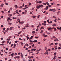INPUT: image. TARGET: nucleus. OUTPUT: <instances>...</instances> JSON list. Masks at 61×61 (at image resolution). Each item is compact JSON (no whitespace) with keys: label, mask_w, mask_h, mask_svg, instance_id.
Here are the masks:
<instances>
[{"label":"nucleus","mask_w":61,"mask_h":61,"mask_svg":"<svg viewBox=\"0 0 61 61\" xmlns=\"http://www.w3.org/2000/svg\"><path fill=\"white\" fill-rule=\"evenodd\" d=\"M39 8H41V5H37L36 6V8L37 9V10L39 9Z\"/></svg>","instance_id":"obj_1"},{"label":"nucleus","mask_w":61,"mask_h":61,"mask_svg":"<svg viewBox=\"0 0 61 61\" xmlns=\"http://www.w3.org/2000/svg\"><path fill=\"white\" fill-rule=\"evenodd\" d=\"M14 53H12L11 54V56L12 57H13L14 56Z\"/></svg>","instance_id":"obj_2"},{"label":"nucleus","mask_w":61,"mask_h":61,"mask_svg":"<svg viewBox=\"0 0 61 61\" xmlns=\"http://www.w3.org/2000/svg\"><path fill=\"white\" fill-rule=\"evenodd\" d=\"M8 15H9L10 16V17H11L12 16V15L10 14H9Z\"/></svg>","instance_id":"obj_3"},{"label":"nucleus","mask_w":61,"mask_h":61,"mask_svg":"<svg viewBox=\"0 0 61 61\" xmlns=\"http://www.w3.org/2000/svg\"><path fill=\"white\" fill-rule=\"evenodd\" d=\"M48 30H51V29H52V28L50 27L49 28H48Z\"/></svg>","instance_id":"obj_4"},{"label":"nucleus","mask_w":61,"mask_h":61,"mask_svg":"<svg viewBox=\"0 0 61 61\" xmlns=\"http://www.w3.org/2000/svg\"><path fill=\"white\" fill-rule=\"evenodd\" d=\"M48 7L47 6L46 8V10L48 9Z\"/></svg>","instance_id":"obj_5"},{"label":"nucleus","mask_w":61,"mask_h":61,"mask_svg":"<svg viewBox=\"0 0 61 61\" xmlns=\"http://www.w3.org/2000/svg\"><path fill=\"white\" fill-rule=\"evenodd\" d=\"M12 29H13L12 27H10V30H12Z\"/></svg>","instance_id":"obj_6"},{"label":"nucleus","mask_w":61,"mask_h":61,"mask_svg":"<svg viewBox=\"0 0 61 61\" xmlns=\"http://www.w3.org/2000/svg\"><path fill=\"white\" fill-rule=\"evenodd\" d=\"M60 13V11H58L57 12V15H59V13Z\"/></svg>","instance_id":"obj_7"},{"label":"nucleus","mask_w":61,"mask_h":61,"mask_svg":"<svg viewBox=\"0 0 61 61\" xmlns=\"http://www.w3.org/2000/svg\"><path fill=\"white\" fill-rule=\"evenodd\" d=\"M21 56L22 58H23V54L21 53Z\"/></svg>","instance_id":"obj_8"},{"label":"nucleus","mask_w":61,"mask_h":61,"mask_svg":"<svg viewBox=\"0 0 61 61\" xmlns=\"http://www.w3.org/2000/svg\"><path fill=\"white\" fill-rule=\"evenodd\" d=\"M37 40H35L33 41L34 43H36V42H37Z\"/></svg>","instance_id":"obj_9"},{"label":"nucleus","mask_w":61,"mask_h":61,"mask_svg":"<svg viewBox=\"0 0 61 61\" xmlns=\"http://www.w3.org/2000/svg\"><path fill=\"white\" fill-rule=\"evenodd\" d=\"M53 45V43H52L49 45V46H52V45Z\"/></svg>","instance_id":"obj_10"},{"label":"nucleus","mask_w":61,"mask_h":61,"mask_svg":"<svg viewBox=\"0 0 61 61\" xmlns=\"http://www.w3.org/2000/svg\"><path fill=\"white\" fill-rule=\"evenodd\" d=\"M17 5H16L15 6V9H16V8L17 7Z\"/></svg>","instance_id":"obj_11"},{"label":"nucleus","mask_w":61,"mask_h":61,"mask_svg":"<svg viewBox=\"0 0 61 61\" xmlns=\"http://www.w3.org/2000/svg\"><path fill=\"white\" fill-rule=\"evenodd\" d=\"M12 18L13 19H16V18H17L16 17L15 18L14 17H13Z\"/></svg>","instance_id":"obj_12"},{"label":"nucleus","mask_w":61,"mask_h":61,"mask_svg":"<svg viewBox=\"0 0 61 61\" xmlns=\"http://www.w3.org/2000/svg\"><path fill=\"white\" fill-rule=\"evenodd\" d=\"M25 27H29V26L28 25H25Z\"/></svg>","instance_id":"obj_13"},{"label":"nucleus","mask_w":61,"mask_h":61,"mask_svg":"<svg viewBox=\"0 0 61 61\" xmlns=\"http://www.w3.org/2000/svg\"><path fill=\"white\" fill-rule=\"evenodd\" d=\"M43 6H44V5H41V8L43 7Z\"/></svg>","instance_id":"obj_14"},{"label":"nucleus","mask_w":61,"mask_h":61,"mask_svg":"<svg viewBox=\"0 0 61 61\" xmlns=\"http://www.w3.org/2000/svg\"><path fill=\"white\" fill-rule=\"evenodd\" d=\"M42 28L43 29H44V27H41V29H42Z\"/></svg>","instance_id":"obj_15"},{"label":"nucleus","mask_w":61,"mask_h":61,"mask_svg":"<svg viewBox=\"0 0 61 61\" xmlns=\"http://www.w3.org/2000/svg\"><path fill=\"white\" fill-rule=\"evenodd\" d=\"M5 45L4 44H0V46H4Z\"/></svg>","instance_id":"obj_16"},{"label":"nucleus","mask_w":61,"mask_h":61,"mask_svg":"<svg viewBox=\"0 0 61 61\" xmlns=\"http://www.w3.org/2000/svg\"><path fill=\"white\" fill-rule=\"evenodd\" d=\"M43 30H41V32H40V33H43Z\"/></svg>","instance_id":"obj_17"},{"label":"nucleus","mask_w":61,"mask_h":61,"mask_svg":"<svg viewBox=\"0 0 61 61\" xmlns=\"http://www.w3.org/2000/svg\"><path fill=\"white\" fill-rule=\"evenodd\" d=\"M20 57V56H18L17 57V58H18V59H19L20 58L19 57Z\"/></svg>","instance_id":"obj_18"},{"label":"nucleus","mask_w":61,"mask_h":61,"mask_svg":"<svg viewBox=\"0 0 61 61\" xmlns=\"http://www.w3.org/2000/svg\"><path fill=\"white\" fill-rule=\"evenodd\" d=\"M54 30L55 31H56V29L55 28H54Z\"/></svg>","instance_id":"obj_19"},{"label":"nucleus","mask_w":61,"mask_h":61,"mask_svg":"<svg viewBox=\"0 0 61 61\" xmlns=\"http://www.w3.org/2000/svg\"><path fill=\"white\" fill-rule=\"evenodd\" d=\"M46 4H47V5H49V3H48V2H46Z\"/></svg>","instance_id":"obj_20"},{"label":"nucleus","mask_w":61,"mask_h":61,"mask_svg":"<svg viewBox=\"0 0 61 61\" xmlns=\"http://www.w3.org/2000/svg\"><path fill=\"white\" fill-rule=\"evenodd\" d=\"M32 33L33 34H35V31H32Z\"/></svg>","instance_id":"obj_21"},{"label":"nucleus","mask_w":61,"mask_h":61,"mask_svg":"<svg viewBox=\"0 0 61 61\" xmlns=\"http://www.w3.org/2000/svg\"><path fill=\"white\" fill-rule=\"evenodd\" d=\"M36 3H38H38H39V2H38V1L37 0H36Z\"/></svg>","instance_id":"obj_22"},{"label":"nucleus","mask_w":61,"mask_h":61,"mask_svg":"<svg viewBox=\"0 0 61 61\" xmlns=\"http://www.w3.org/2000/svg\"><path fill=\"white\" fill-rule=\"evenodd\" d=\"M5 4L6 5H8V4L6 2L5 3Z\"/></svg>","instance_id":"obj_23"},{"label":"nucleus","mask_w":61,"mask_h":61,"mask_svg":"<svg viewBox=\"0 0 61 61\" xmlns=\"http://www.w3.org/2000/svg\"><path fill=\"white\" fill-rule=\"evenodd\" d=\"M20 43H21V45H23L24 44V43H23V42H20Z\"/></svg>","instance_id":"obj_24"},{"label":"nucleus","mask_w":61,"mask_h":61,"mask_svg":"<svg viewBox=\"0 0 61 61\" xmlns=\"http://www.w3.org/2000/svg\"><path fill=\"white\" fill-rule=\"evenodd\" d=\"M19 39L20 40H23L22 39H21L20 38H19Z\"/></svg>","instance_id":"obj_25"},{"label":"nucleus","mask_w":61,"mask_h":61,"mask_svg":"<svg viewBox=\"0 0 61 61\" xmlns=\"http://www.w3.org/2000/svg\"><path fill=\"white\" fill-rule=\"evenodd\" d=\"M3 5H4V4H1V6L3 7Z\"/></svg>","instance_id":"obj_26"},{"label":"nucleus","mask_w":61,"mask_h":61,"mask_svg":"<svg viewBox=\"0 0 61 61\" xmlns=\"http://www.w3.org/2000/svg\"><path fill=\"white\" fill-rule=\"evenodd\" d=\"M32 17H33V18H36V16H32Z\"/></svg>","instance_id":"obj_27"},{"label":"nucleus","mask_w":61,"mask_h":61,"mask_svg":"<svg viewBox=\"0 0 61 61\" xmlns=\"http://www.w3.org/2000/svg\"><path fill=\"white\" fill-rule=\"evenodd\" d=\"M59 46H60V47H61V43H59Z\"/></svg>","instance_id":"obj_28"},{"label":"nucleus","mask_w":61,"mask_h":61,"mask_svg":"<svg viewBox=\"0 0 61 61\" xmlns=\"http://www.w3.org/2000/svg\"><path fill=\"white\" fill-rule=\"evenodd\" d=\"M24 5H25V4H24L23 3V4L22 7H24Z\"/></svg>","instance_id":"obj_29"},{"label":"nucleus","mask_w":61,"mask_h":61,"mask_svg":"<svg viewBox=\"0 0 61 61\" xmlns=\"http://www.w3.org/2000/svg\"><path fill=\"white\" fill-rule=\"evenodd\" d=\"M11 37H12L11 36H10L9 38H8L9 39H10V38H11Z\"/></svg>","instance_id":"obj_30"},{"label":"nucleus","mask_w":61,"mask_h":61,"mask_svg":"<svg viewBox=\"0 0 61 61\" xmlns=\"http://www.w3.org/2000/svg\"><path fill=\"white\" fill-rule=\"evenodd\" d=\"M10 20V18H9L7 20V21H8L9 20Z\"/></svg>","instance_id":"obj_31"},{"label":"nucleus","mask_w":61,"mask_h":61,"mask_svg":"<svg viewBox=\"0 0 61 61\" xmlns=\"http://www.w3.org/2000/svg\"><path fill=\"white\" fill-rule=\"evenodd\" d=\"M5 41H3L2 42V44H4V43H5Z\"/></svg>","instance_id":"obj_32"},{"label":"nucleus","mask_w":61,"mask_h":61,"mask_svg":"<svg viewBox=\"0 0 61 61\" xmlns=\"http://www.w3.org/2000/svg\"><path fill=\"white\" fill-rule=\"evenodd\" d=\"M22 9L23 10H25V9H26V8H23Z\"/></svg>","instance_id":"obj_33"},{"label":"nucleus","mask_w":61,"mask_h":61,"mask_svg":"<svg viewBox=\"0 0 61 61\" xmlns=\"http://www.w3.org/2000/svg\"><path fill=\"white\" fill-rule=\"evenodd\" d=\"M48 6H49V7H51V5H48Z\"/></svg>","instance_id":"obj_34"},{"label":"nucleus","mask_w":61,"mask_h":61,"mask_svg":"<svg viewBox=\"0 0 61 61\" xmlns=\"http://www.w3.org/2000/svg\"><path fill=\"white\" fill-rule=\"evenodd\" d=\"M36 50V49H33V51H35Z\"/></svg>","instance_id":"obj_35"},{"label":"nucleus","mask_w":61,"mask_h":61,"mask_svg":"<svg viewBox=\"0 0 61 61\" xmlns=\"http://www.w3.org/2000/svg\"><path fill=\"white\" fill-rule=\"evenodd\" d=\"M34 58V57L33 56H31L30 57V58Z\"/></svg>","instance_id":"obj_36"},{"label":"nucleus","mask_w":61,"mask_h":61,"mask_svg":"<svg viewBox=\"0 0 61 61\" xmlns=\"http://www.w3.org/2000/svg\"><path fill=\"white\" fill-rule=\"evenodd\" d=\"M52 25H53V26H56V25L55 24H53Z\"/></svg>","instance_id":"obj_37"},{"label":"nucleus","mask_w":61,"mask_h":61,"mask_svg":"<svg viewBox=\"0 0 61 61\" xmlns=\"http://www.w3.org/2000/svg\"><path fill=\"white\" fill-rule=\"evenodd\" d=\"M56 19H55L54 20V21L55 22H56Z\"/></svg>","instance_id":"obj_38"},{"label":"nucleus","mask_w":61,"mask_h":61,"mask_svg":"<svg viewBox=\"0 0 61 61\" xmlns=\"http://www.w3.org/2000/svg\"><path fill=\"white\" fill-rule=\"evenodd\" d=\"M28 57L29 58V59H31V57L30 56H28Z\"/></svg>","instance_id":"obj_39"},{"label":"nucleus","mask_w":61,"mask_h":61,"mask_svg":"<svg viewBox=\"0 0 61 61\" xmlns=\"http://www.w3.org/2000/svg\"><path fill=\"white\" fill-rule=\"evenodd\" d=\"M17 42H18V41H15V43H17Z\"/></svg>","instance_id":"obj_40"},{"label":"nucleus","mask_w":61,"mask_h":61,"mask_svg":"<svg viewBox=\"0 0 61 61\" xmlns=\"http://www.w3.org/2000/svg\"><path fill=\"white\" fill-rule=\"evenodd\" d=\"M17 58V56H15V57H14V58L15 59H16V58Z\"/></svg>","instance_id":"obj_41"},{"label":"nucleus","mask_w":61,"mask_h":61,"mask_svg":"<svg viewBox=\"0 0 61 61\" xmlns=\"http://www.w3.org/2000/svg\"><path fill=\"white\" fill-rule=\"evenodd\" d=\"M20 24H24V22H20Z\"/></svg>","instance_id":"obj_42"},{"label":"nucleus","mask_w":61,"mask_h":61,"mask_svg":"<svg viewBox=\"0 0 61 61\" xmlns=\"http://www.w3.org/2000/svg\"><path fill=\"white\" fill-rule=\"evenodd\" d=\"M49 11H52V9H50L49 10Z\"/></svg>","instance_id":"obj_43"},{"label":"nucleus","mask_w":61,"mask_h":61,"mask_svg":"<svg viewBox=\"0 0 61 61\" xmlns=\"http://www.w3.org/2000/svg\"><path fill=\"white\" fill-rule=\"evenodd\" d=\"M10 10H9L8 12V14H9V13H10Z\"/></svg>","instance_id":"obj_44"},{"label":"nucleus","mask_w":61,"mask_h":61,"mask_svg":"<svg viewBox=\"0 0 61 61\" xmlns=\"http://www.w3.org/2000/svg\"><path fill=\"white\" fill-rule=\"evenodd\" d=\"M18 10H16L15 11V12L16 13V12H18Z\"/></svg>","instance_id":"obj_45"},{"label":"nucleus","mask_w":61,"mask_h":61,"mask_svg":"<svg viewBox=\"0 0 61 61\" xmlns=\"http://www.w3.org/2000/svg\"><path fill=\"white\" fill-rule=\"evenodd\" d=\"M57 44H58V43H55V45H57Z\"/></svg>","instance_id":"obj_46"},{"label":"nucleus","mask_w":61,"mask_h":61,"mask_svg":"<svg viewBox=\"0 0 61 61\" xmlns=\"http://www.w3.org/2000/svg\"><path fill=\"white\" fill-rule=\"evenodd\" d=\"M6 50H8V48H6Z\"/></svg>","instance_id":"obj_47"},{"label":"nucleus","mask_w":61,"mask_h":61,"mask_svg":"<svg viewBox=\"0 0 61 61\" xmlns=\"http://www.w3.org/2000/svg\"><path fill=\"white\" fill-rule=\"evenodd\" d=\"M9 24L10 25H12V23H9Z\"/></svg>","instance_id":"obj_48"},{"label":"nucleus","mask_w":61,"mask_h":61,"mask_svg":"<svg viewBox=\"0 0 61 61\" xmlns=\"http://www.w3.org/2000/svg\"><path fill=\"white\" fill-rule=\"evenodd\" d=\"M30 45H32V44H33V43H30Z\"/></svg>","instance_id":"obj_49"},{"label":"nucleus","mask_w":61,"mask_h":61,"mask_svg":"<svg viewBox=\"0 0 61 61\" xmlns=\"http://www.w3.org/2000/svg\"><path fill=\"white\" fill-rule=\"evenodd\" d=\"M29 5H31V4L30 3H29Z\"/></svg>","instance_id":"obj_50"},{"label":"nucleus","mask_w":61,"mask_h":61,"mask_svg":"<svg viewBox=\"0 0 61 61\" xmlns=\"http://www.w3.org/2000/svg\"><path fill=\"white\" fill-rule=\"evenodd\" d=\"M41 50V49L38 50V52H39V51H40Z\"/></svg>","instance_id":"obj_51"},{"label":"nucleus","mask_w":61,"mask_h":61,"mask_svg":"<svg viewBox=\"0 0 61 61\" xmlns=\"http://www.w3.org/2000/svg\"><path fill=\"white\" fill-rule=\"evenodd\" d=\"M29 41L30 42H33V41L31 40Z\"/></svg>","instance_id":"obj_52"},{"label":"nucleus","mask_w":61,"mask_h":61,"mask_svg":"<svg viewBox=\"0 0 61 61\" xmlns=\"http://www.w3.org/2000/svg\"><path fill=\"white\" fill-rule=\"evenodd\" d=\"M56 53L55 52L54 53V55H56Z\"/></svg>","instance_id":"obj_53"},{"label":"nucleus","mask_w":61,"mask_h":61,"mask_svg":"<svg viewBox=\"0 0 61 61\" xmlns=\"http://www.w3.org/2000/svg\"><path fill=\"white\" fill-rule=\"evenodd\" d=\"M46 36H47V35H45L44 36V37H46Z\"/></svg>","instance_id":"obj_54"},{"label":"nucleus","mask_w":61,"mask_h":61,"mask_svg":"<svg viewBox=\"0 0 61 61\" xmlns=\"http://www.w3.org/2000/svg\"><path fill=\"white\" fill-rule=\"evenodd\" d=\"M39 26H40V25H38L37 26V28H38V27H39Z\"/></svg>","instance_id":"obj_55"},{"label":"nucleus","mask_w":61,"mask_h":61,"mask_svg":"<svg viewBox=\"0 0 61 61\" xmlns=\"http://www.w3.org/2000/svg\"><path fill=\"white\" fill-rule=\"evenodd\" d=\"M35 46V45L34 44H33L32 45V47H33L34 46Z\"/></svg>","instance_id":"obj_56"},{"label":"nucleus","mask_w":61,"mask_h":61,"mask_svg":"<svg viewBox=\"0 0 61 61\" xmlns=\"http://www.w3.org/2000/svg\"><path fill=\"white\" fill-rule=\"evenodd\" d=\"M10 10H12V8L11 7V8H10Z\"/></svg>","instance_id":"obj_57"},{"label":"nucleus","mask_w":61,"mask_h":61,"mask_svg":"<svg viewBox=\"0 0 61 61\" xmlns=\"http://www.w3.org/2000/svg\"><path fill=\"white\" fill-rule=\"evenodd\" d=\"M60 30L61 31V27H60L59 28Z\"/></svg>","instance_id":"obj_58"},{"label":"nucleus","mask_w":61,"mask_h":61,"mask_svg":"<svg viewBox=\"0 0 61 61\" xmlns=\"http://www.w3.org/2000/svg\"><path fill=\"white\" fill-rule=\"evenodd\" d=\"M18 16H21V15H20V14H19L18 15Z\"/></svg>","instance_id":"obj_59"},{"label":"nucleus","mask_w":61,"mask_h":61,"mask_svg":"<svg viewBox=\"0 0 61 61\" xmlns=\"http://www.w3.org/2000/svg\"><path fill=\"white\" fill-rule=\"evenodd\" d=\"M7 31H8V30H9V29L8 28H7Z\"/></svg>","instance_id":"obj_60"},{"label":"nucleus","mask_w":61,"mask_h":61,"mask_svg":"<svg viewBox=\"0 0 61 61\" xmlns=\"http://www.w3.org/2000/svg\"><path fill=\"white\" fill-rule=\"evenodd\" d=\"M58 49H61V48L60 47H58Z\"/></svg>","instance_id":"obj_61"},{"label":"nucleus","mask_w":61,"mask_h":61,"mask_svg":"<svg viewBox=\"0 0 61 61\" xmlns=\"http://www.w3.org/2000/svg\"><path fill=\"white\" fill-rule=\"evenodd\" d=\"M52 50H55V49H54V48H52Z\"/></svg>","instance_id":"obj_62"},{"label":"nucleus","mask_w":61,"mask_h":61,"mask_svg":"<svg viewBox=\"0 0 61 61\" xmlns=\"http://www.w3.org/2000/svg\"><path fill=\"white\" fill-rule=\"evenodd\" d=\"M39 2L40 3H42V1H40Z\"/></svg>","instance_id":"obj_63"},{"label":"nucleus","mask_w":61,"mask_h":61,"mask_svg":"<svg viewBox=\"0 0 61 61\" xmlns=\"http://www.w3.org/2000/svg\"><path fill=\"white\" fill-rule=\"evenodd\" d=\"M55 9H52V11H53L54 10H55Z\"/></svg>","instance_id":"obj_64"}]
</instances>
